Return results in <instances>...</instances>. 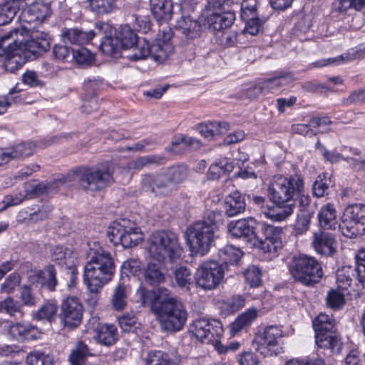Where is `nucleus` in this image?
Wrapping results in <instances>:
<instances>
[{
  "instance_id": "1",
  "label": "nucleus",
  "mask_w": 365,
  "mask_h": 365,
  "mask_svg": "<svg viewBox=\"0 0 365 365\" xmlns=\"http://www.w3.org/2000/svg\"><path fill=\"white\" fill-rule=\"evenodd\" d=\"M304 180L301 175L295 174L289 177L274 176L268 187V196L276 207L270 210L267 216L275 222H282L294 212V196L304 192Z\"/></svg>"
},
{
  "instance_id": "2",
  "label": "nucleus",
  "mask_w": 365,
  "mask_h": 365,
  "mask_svg": "<svg viewBox=\"0 0 365 365\" xmlns=\"http://www.w3.org/2000/svg\"><path fill=\"white\" fill-rule=\"evenodd\" d=\"M112 179V175L108 170L81 167L73 170L66 175L55 179L43 186L46 191L55 190L61 185L68 187L78 186L85 190L99 191L106 187Z\"/></svg>"
},
{
  "instance_id": "3",
  "label": "nucleus",
  "mask_w": 365,
  "mask_h": 365,
  "mask_svg": "<svg viewBox=\"0 0 365 365\" xmlns=\"http://www.w3.org/2000/svg\"><path fill=\"white\" fill-rule=\"evenodd\" d=\"M115 273V263L110 252H98L86 264L83 282L89 292H101Z\"/></svg>"
},
{
  "instance_id": "4",
  "label": "nucleus",
  "mask_w": 365,
  "mask_h": 365,
  "mask_svg": "<svg viewBox=\"0 0 365 365\" xmlns=\"http://www.w3.org/2000/svg\"><path fill=\"white\" fill-rule=\"evenodd\" d=\"M223 223V213L210 211L206 219L190 225L186 232L187 240L192 252L204 255L210 250L215 237V226Z\"/></svg>"
},
{
  "instance_id": "5",
  "label": "nucleus",
  "mask_w": 365,
  "mask_h": 365,
  "mask_svg": "<svg viewBox=\"0 0 365 365\" xmlns=\"http://www.w3.org/2000/svg\"><path fill=\"white\" fill-rule=\"evenodd\" d=\"M153 309L158 315L162 330L177 332L182 330L187 322L188 314L182 303L175 298L157 299Z\"/></svg>"
},
{
  "instance_id": "6",
  "label": "nucleus",
  "mask_w": 365,
  "mask_h": 365,
  "mask_svg": "<svg viewBox=\"0 0 365 365\" xmlns=\"http://www.w3.org/2000/svg\"><path fill=\"white\" fill-rule=\"evenodd\" d=\"M9 33H12L11 41L27 61L35 59L50 48L47 34H41L40 36L36 32L30 35V29L24 24L11 29Z\"/></svg>"
},
{
  "instance_id": "7",
  "label": "nucleus",
  "mask_w": 365,
  "mask_h": 365,
  "mask_svg": "<svg viewBox=\"0 0 365 365\" xmlns=\"http://www.w3.org/2000/svg\"><path fill=\"white\" fill-rule=\"evenodd\" d=\"M148 252L151 258L163 262H173L181 255L178 236L168 230H159L153 232L147 240Z\"/></svg>"
},
{
  "instance_id": "8",
  "label": "nucleus",
  "mask_w": 365,
  "mask_h": 365,
  "mask_svg": "<svg viewBox=\"0 0 365 365\" xmlns=\"http://www.w3.org/2000/svg\"><path fill=\"white\" fill-rule=\"evenodd\" d=\"M289 271L294 281L309 287L318 283L323 276L319 262L307 255L294 256L289 264Z\"/></svg>"
},
{
  "instance_id": "9",
  "label": "nucleus",
  "mask_w": 365,
  "mask_h": 365,
  "mask_svg": "<svg viewBox=\"0 0 365 365\" xmlns=\"http://www.w3.org/2000/svg\"><path fill=\"white\" fill-rule=\"evenodd\" d=\"M316 344L319 348L327 349L331 353L339 354L343 344L335 333L334 320L328 314L321 313L313 321Z\"/></svg>"
},
{
  "instance_id": "10",
  "label": "nucleus",
  "mask_w": 365,
  "mask_h": 365,
  "mask_svg": "<svg viewBox=\"0 0 365 365\" xmlns=\"http://www.w3.org/2000/svg\"><path fill=\"white\" fill-rule=\"evenodd\" d=\"M341 234L352 239L365 234V205L354 204L346 207L339 225Z\"/></svg>"
},
{
  "instance_id": "11",
  "label": "nucleus",
  "mask_w": 365,
  "mask_h": 365,
  "mask_svg": "<svg viewBox=\"0 0 365 365\" xmlns=\"http://www.w3.org/2000/svg\"><path fill=\"white\" fill-rule=\"evenodd\" d=\"M284 336L282 327L270 325L255 335L253 343L256 350L264 356H277L282 352V347L279 345V339Z\"/></svg>"
},
{
  "instance_id": "12",
  "label": "nucleus",
  "mask_w": 365,
  "mask_h": 365,
  "mask_svg": "<svg viewBox=\"0 0 365 365\" xmlns=\"http://www.w3.org/2000/svg\"><path fill=\"white\" fill-rule=\"evenodd\" d=\"M128 222H113L108 227L107 237L109 241L117 246L121 245L124 248L136 246L143 240V234L138 227H127Z\"/></svg>"
},
{
  "instance_id": "13",
  "label": "nucleus",
  "mask_w": 365,
  "mask_h": 365,
  "mask_svg": "<svg viewBox=\"0 0 365 365\" xmlns=\"http://www.w3.org/2000/svg\"><path fill=\"white\" fill-rule=\"evenodd\" d=\"M224 277V269L219 263L211 261L200 265L194 277L197 287L205 291L213 290L220 284Z\"/></svg>"
},
{
  "instance_id": "14",
  "label": "nucleus",
  "mask_w": 365,
  "mask_h": 365,
  "mask_svg": "<svg viewBox=\"0 0 365 365\" xmlns=\"http://www.w3.org/2000/svg\"><path fill=\"white\" fill-rule=\"evenodd\" d=\"M83 306L77 297L69 296L60 306L58 318L63 327L70 330L77 328L83 319Z\"/></svg>"
},
{
  "instance_id": "15",
  "label": "nucleus",
  "mask_w": 365,
  "mask_h": 365,
  "mask_svg": "<svg viewBox=\"0 0 365 365\" xmlns=\"http://www.w3.org/2000/svg\"><path fill=\"white\" fill-rule=\"evenodd\" d=\"M189 332L202 343L209 344L220 338L223 329L219 320L200 317L190 324Z\"/></svg>"
},
{
  "instance_id": "16",
  "label": "nucleus",
  "mask_w": 365,
  "mask_h": 365,
  "mask_svg": "<svg viewBox=\"0 0 365 365\" xmlns=\"http://www.w3.org/2000/svg\"><path fill=\"white\" fill-rule=\"evenodd\" d=\"M135 54H129L127 58L131 61L145 59L149 56L155 61L163 62L173 52V46L168 42H162L150 45L148 41L143 39L140 41Z\"/></svg>"
},
{
  "instance_id": "17",
  "label": "nucleus",
  "mask_w": 365,
  "mask_h": 365,
  "mask_svg": "<svg viewBox=\"0 0 365 365\" xmlns=\"http://www.w3.org/2000/svg\"><path fill=\"white\" fill-rule=\"evenodd\" d=\"M282 228L268 224H261L260 231L257 232L258 247L264 252L276 255L278 250L282 247Z\"/></svg>"
},
{
  "instance_id": "18",
  "label": "nucleus",
  "mask_w": 365,
  "mask_h": 365,
  "mask_svg": "<svg viewBox=\"0 0 365 365\" xmlns=\"http://www.w3.org/2000/svg\"><path fill=\"white\" fill-rule=\"evenodd\" d=\"M12 33H6L0 37V56L4 57V66L11 73L20 69L27 61L26 57L17 51L11 41Z\"/></svg>"
},
{
  "instance_id": "19",
  "label": "nucleus",
  "mask_w": 365,
  "mask_h": 365,
  "mask_svg": "<svg viewBox=\"0 0 365 365\" xmlns=\"http://www.w3.org/2000/svg\"><path fill=\"white\" fill-rule=\"evenodd\" d=\"M257 225V221L252 217L242 218L231 221L227 225V230L233 237L242 239L255 247L259 243Z\"/></svg>"
},
{
  "instance_id": "20",
  "label": "nucleus",
  "mask_w": 365,
  "mask_h": 365,
  "mask_svg": "<svg viewBox=\"0 0 365 365\" xmlns=\"http://www.w3.org/2000/svg\"><path fill=\"white\" fill-rule=\"evenodd\" d=\"M312 245L315 252L322 256L333 257L337 251L335 236L326 230H319L314 232Z\"/></svg>"
},
{
  "instance_id": "21",
  "label": "nucleus",
  "mask_w": 365,
  "mask_h": 365,
  "mask_svg": "<svg viewBox=\"0 0 365 365\" xmlns=\"http://www.w3.org/2000/svg\"><path fill=\"white\" fill-rule=\"evenodd\" d=\"M10 336L19 342L32 341L38 338L40 332L36 327L29 323H13L9 328Z\"/></svg>"
},
{
  "instance_id": "22",
  "label": "nucleus",
  "mask_w": 365,
  "mask_h": 365,
  "mask_svg": "<svg viewBox=\"0 0 365 365\" xmlns=\"http://www.w3.org/2000/svg\"><path fill=\"white\" fill-rule=\"evenodd\" d=\"M34 144L31 142L21 143L11 148L0 149V164L11 160L29 157L33 154Z\"/></svg>"
},
{
  "instance_id": "23",
  "label": "nucleus",
  "mask_w": 365,
  "mask_h": 365,
  "mask_svg": "<svg viewBox=\"0 0 365 365\" xmlns=\"http://www.w3.org/2000/svg\"><path fill=\"white\" fill-rule=\"evenodd\" d=\"M95 35L93 30L84 31L77 28H65L61 30V38L64 43L83 45L88 43Z\"/></svg>"
},
{
  "instance_id": "24",
  "label": "nucleus",
  "mask_w": 365,
  "mask_h": 365,
  "mask_svg": "<svg viewBox=\"0 0 365 365\" xmlns=\"http://www.w3.org/2000/svg\"><path fill=\"white\" fill-rule=\"evenodd\" d=\"M30 282L40 284L41 287H46L49 291H54L58 284L56 271L53 265H47L43 269L36 272L30 277Z\"/></svg>"
},
{
  "instance_id": "25",
  "label": "nucleus",
  "mask_w": 365,
  "mask_h": 365,
  "mask_svg": "<svg viewBox=\"0 0 365 365\" xmlns=\"http://www.w3.org/2000/svg\"><path fill=\"white\" fill-rule=\"evenodd\" d=\"M236 11L229 10L220 13L214 11L207 16V21L209 27L215 31H221L230 27L235 20Z\"/></svg>"
},
{
  "instance_id": "26",
  "label": "nucleus",
  "mask_w": 365,
  "mask_h": 365,
  "mask_svg": "<svg viewBox=\"0 0 365 365\" xmlns=\"http://www.w3.org/2000/svg\"><path fill=\"white\" fill-rule=\"evenodd\" d=\"M295 80L294 75L290 71H280L274 73V76L261 82L264 93H274L279 88Z\"/></svg>"
},
{
  "instance_id": "27",
  "label": "nucleus",
  "mask_w": 365,
  "mask_h": 365,
  "mask_svg": "<svg viewBox=\"0 0 365 365\" xmlns=\"http://www.w3.org/2000/svg\"><path fill=\"white\" fill-rule=\"evenodd\" d=\"M317 217L322 230L339 229L340 224L337 220L336 211L332 204L328 203L323 205L319 211Z\"/></svg>"
},
{
  "instance_id": "28",
  "label": "nucleus",
  "mask_w": 365,
  "mask_h": 365,
  "mask_svg": "<svg viewBox=\"0 0 365 365\" xmlns=\"http://www.w3.org/2000/svg\"><path fill=\"white\" fill-rule=\"evenodd\" d=\"M175 28L187 39L196 38L200 35L201 25L190 16H181L176 21Z\"/></svg>"
},
{
  "instance_id": "29",
  "label": "nucleus",
  "mask_w": 365,
  "mask_h": 365,
  "mask_svg": "<svg viewBox=\"0 0 365 365\" xmlns=\"http://www.w3.org/2000/svg\"><path fill=\"white\" fill-rule=\"evenodd\" d=\"M150 7L158 22H166L172 17L173 4L171 0H150Z\"/></svg>"
},
{
  "instance_id": "30",
  "label": "nucleus",
  "mask_w": 365,
  "mask_h": 365,
  "mask_svg": "<svg viewBox=\"0 0 365 365\" xmlns=\"http://www.w3.org/2000/svg\"><path fill=\"white\" fill-rule=\"evenodd\" d=\"M116 38L121 48L123 49H130L132 51L131 54L136 53V48H138V45L141 41L135 31L128 25H124L120 27ZM143 39V38H142V40Z\"/></svg>"
},
{
  "instance_id": "31",
  "label": "nucleus",
  "mask_w": 365,
  "mask_h": 365,
  "mask_svg": "<svg viewBox=\"0 0 365 365\" xmlns=\"http://www.w3.org/2000/svg\"><path fill=\"white\" fill-rule=\"evenodd\" d=\"M246 203L244 196L238 191L227 195L225 200V212L228 217H234L245 210Z\"/></svg>"
},
{
  "instance_id": "32",
  "label": "nucleus",
  "mask_w": 365,
  "mask_h": 365,
  "mask_svg": "<svg viewBox=\"0 0 365 365\" xmlns=\"http://www.w3.org/2000/svg\"><path fill=\"white\" fill-rule=\"evenodd\" d=\"M168 179L165 174H147L143 176L141 187L146 192H157L158 190L168 187Z\"/></svg>"
},
{
  "instance_id": "33",
  "label": "nucleus",
  "mask_w": 365,
  "mask_h": 365,
  "mask_svg": "<svg viewBox=\"0 0 365 365\" xmlns=\"http://www.w3.org/2000/svg\"><path fill=\"white\" fill-rule=\"evenodd\" d=\"M167 160L162 155H149L139 157L128 162V168L130 170H140L144 168L150 167L153 165H160L166 163Z\"/></svg>"
},
{
  "instance_id": "34",
  "label": "nucleus",
  "mask_w": 365,
  "mask_h": 365,
  "mask_svg": "<svg viewBox=\"0 0 365 365\" xmlns=\"http://www.w3.org/2000/svg\"><path fill=\"white\" fill-rule=\"evenodd\" d=\"M94 356L88 346L83 341H78L71 350L68 360L72 365H87L88 358Z\"/></svg>"
},
{
  "instance_id": "35",
  "label": "nucleus",
  "mask_w": 365,
  "mask_h": 365,
  "mask_svg": "<svg viewBox=\"0 0 365 365\" xmlns=\"http://www.w3.org/2000/svg\"><path fill=\"white\" fill-rule=\"evenodd\" d=\"M197 130L205 138H212L225 133L229 130V124L225 121H212L206 123H200Z\"/></svg>"
},
{
  "instance_id": "36",
  "label": "nucleus",
  "mask_w": 365,
  "mask_h": 365,
  "mask_svg": "<svg viewBox=\"0 0 365 365\" xmlns=\"http://www.w3.org/2000/svg\"><path fill=\"white\" fill-rule=\"evenodd\" d=\"M129 288L123 283H118L113 289L110 297V305L115 311H122L127 304Z\"/></svg>"
},
{
  "instance_id": "37",
  "label": "nucleus",
  "mask_w": 365,
  "mask_h": 365,
  "mask_svg": "<svg viewBox=\"0 0 365 365\" xmlns=\"http://www.w3.org/2000/svg\"><path fill=\"white\" fill-rule=\"evenodd\" d=\"M257 317V310L255 308L249 309L241 314L232 324L230 331L236 334L241 330L247 328Z\"/></svg>"
},
{
  "instance_id": "38",
  "label": "nucleus",
  "mask_w": 365,
  "mask_h": 365,
  "mask_svg": "<svg viewBox=\"0 0 365 365\" xmlns=\"http://www.w3.org/2000/svg\"><path fill=\"white\" fill-rule=\"evenodd\" d=\"M234 165L229 159L223 158L213 163L207 171V178L210 180H217L226 173H231Z\"/></svg>"
},
{
  "instance_id": "39",
  "label": "nucleus",
  "mask_w": 365,
  "mask_h": 365,
  "mask_svg": "<svg viewBox=\"0 0 365 365\" xmlns=\"http://www.w3.org/2000/svg\"><path fill=\"white\" fill-rule=\"evenodd\" d=\"M96 339L103 345L107 346L113 345L118 339L116 327L112 324L102 325L97 331Z\"/></svg>"
},
{
  "instance_id": "40",
  "label": "nucleus",
  "mask_w": 365,
  "mask_h": 365,
  "mask_svg": "<svg viewBox=\"0 0 365 365\" xmlns=\"http://www.w3.org/2000/svg\"><path fill=\"white\" fill-rule=\"evenodd\" d=\"M88 7L93 13L97 15H106L113 12L117 9L118 0H87Z\"/></svg>"
},
{
  "instance_id": "41",
  "label": "nucleus",
  "mask_w": 365,
  "mask_h": 365,
  "mask_svg": "<svg viewBox=\"0 0 365 365\" xmlns=\"http://www.w3.org/2000/svg\"><path fill=\"white\" fill-rule=\"evenodd\" d=\"M242 255L243 252L240 249L231 245H227L218 251V256L221 262L225 264L237 263Z\"/></svg>"
},
{
  "instance_id": "42",
  "label": "nucleus",
  "mask_w": 365,
  "mask_h": 365,
  "mask_svg": "<svg viewBox=\"0 0 365 365\" xmlns=\"http://www.w3.org/2000/svg\"><path fill=\"white\" fill-rule=\"evenodd\" d=\"M356 267L349 265L342 266L336 272V281L338 289H346L351 284L355 276Z\"/></svg>"
},
{
  "instance_id": "43",
  "label": "nucleus",
  "mask_w": 365,
  "mask_h": 365,
  "mask_svg": "<svg viewBox=\"0 0 365 365\" xmlns=\"http://www.w3.org/2000/svg\"><path fill=\"white\" fill-rule=\"evenodd\" d=\"M168 183L178 184L182 182L188 176V168L185 165H175L169 167L165 172Z\"/></svg>"
},
{
  "instance_id": "44",
  "label": "nucleus",
  "mask_w": 365,
  "mask_h": 365,
  "mask_svg": "<svg viewBox=\"0 0 365 365\" xmlns=\"http://www.w3.org/2000/svg\"><path fill=\"white\" fill-rule=\"evenodd\" d=\"M145 280L150 284H158L163 282L165 275L159 264L149 263L144 271Z\"/></svg>"
},
{
  "instance_id": "45",
  "label": "nucleus",
  "mask_w": 365,
  "mask_h": 365,
  "mask_svg": "<svg viewBox=\"0 0 365 365\" xmlns=\"http://www.w3.org/2000/svg\"><path fill=\"white\" fill-rule=\"evenodd\" d=\"M58 307L53 302H45L36 312L34 318L37 320H46L52 322L57 315Z\"/></svg>"
},
{
  "instance_id": "46",
  "label": "nucleus",
  "mask_w": 365,
  "mask_h": 365,
  "mask_svg": "<svg viewBox=\"0 0 365 365\" xmlns=\"http://www.w3.org/2000/svg\"><path fill=\"white\" fill-rule=\"evenodd\" d=\"M331 123L328 115H322L313 117L308 121V124H299L295 128V130L301 134H307L309 130L312 131V128L326 127Z\"/></svg>"
},
{
  "instance_id": "47",
  "label": "nucleus",
  "mask_w": 365,
  "mask_h": 365,
  "mask_svg": "<svg viewBox=\"0 0 365 365\" xmlns=\"http://www.w3.org/2000/svg\"><path fill=\"white\" fill-rule=\"evenodd\" d=\"M175 282L179 287L186 291L190 290V286L193 283L192 273L186 267H180L175 269L174 272Z\"/></svg>"
},
{
  "instance_id": "48",
  "label": "nucleus",
  "mask_w": 365,
  "mask_h": 365,
  "mask_svg": "<svg viewBox=\"0 0 365 365\" xmlns=\"http://www.w3.org/2000/svg\"><path fill=\"white\" fill-rule=\"evenodd\" d=\"M27 365H53V358L41 350L30 351L26 357Z\"/></svg>"
},
{
  "instance_id": "49",
  "label": "nucleus",
  "mask_w": 365,
  "mask_h": 365,
  "mask_svg": "<svg viewBox=\"0 0 365 365\" xmlns=\"http://www.w3.org/2000/svg\"><path fill=\"white\" fill-rule=\"evenodd\" d=\"M180 144L192 150H197L202 146V143L198 139L180 133L175 135L171 140V150H175L176 147Z\"/></svg>"
},
{
  "instance_id": "50",
  "label": "nucleus",
  "mask_w": 365,
  "mask_h": 365,
  "mask_svg": "<svg viewBox=\"0 0 365 365\" xmlns=\"http://www.w3.org/2000/svg\"><path fill=\"white\" fill-rule=\"evenodd\" d=\"M145 365H175L170 355L161 351H151L145 359Z\"/></svg>"
},
{
  "instance_id": "51",
  "label": "nucleus",
  "mask_w": 365,
  "mask_h": 365,
  "mask_svg": "<svg viewBox=\"0 0 365 365\" xmlns=\"http://www.w3.org/2000/svg\"><path fill=\"white\" fill-rule=\"evenodd\" d=\"M0 312L6 313L11 317H16L17 314L22 317V305L11 297H7L0 302Z\"/></svg>"
},
{
  "instance_id": "52",
  "label": "nucleus",
  "mask_w": 365,
  "mask_h": 365,
  "mask_svg": "<svg viewBox=\"0 0 365 365\" xmlns=\"http://www.w3.org/2000/svg\"><path fill=\"white\" fill-rule=\"evenodd\" d=\"M72 251L61 245L54 247L51 251V259L59 264H67L71 262Z\"/></svg>"
},
{
  "instance_id": "53",
  "label": "nucleus",
  "mask_w": 365,
  "mask_h": 365,
  "mask_svg": "<svg viewBox=\"0 0 365 365\" xmlns=\"http://www.w3.org/2000/svg\"><path fill=\"white\" fill-rule=\"evenodd\" d=\"M19 9L14 1L6 2L0 5V26L6 25L11 21Z\"/></svg>"
},
{
  "instance_id": "54",
  "label": "nucleus",
  "mask_w": 365,
  "mask_h": 365,
  "mask_svg": "<svg viewBox=\"0 0 365 365\" xmlns=\"http://www.w3.org/2000/svg\"><path fill=\"white\" fill-rule=\"evenodd\" d=\"M121 48L116 36H106L101 41L100 49L103 53L108 56H115Z\"/></svg>"
},
{
  "instance_id": "55",
  "label": "nucleus",
  "mask_w": 365,
  "mask_h": 365,
  "mask_svg": "<svg viewBox=\"0 0 365 365\" xmlns=\"http://www.w3.org/2000/svg\"><path fill=\"white\" fill-rule=\"evenodd\" d=\"M207 8L210 11L224 12L229 10H237L239 5L234 0H208Z\"/></svg>"
},
{
  "instance_id": "56",
  "label": "nucleus",
  "mask_w": 365,
  "mask_h": 365,
  "mask_svg": "<svg viewBox=\"0 0 365 365\" xmlns=\"http://www.w3.org/2000/svg\"><path fill=\"white\" fill-rule=\"evenodd\" d=\"M241 19L245 22V32L252 36H255L259 33L260 28L266 21L264 18H259L257 14Z\"/></svg>"
},
{
  "instance_id": "57",
  "label": "nucleus",
  "mask_w": 365,
  "mask_h": 365,
  "mask_svg": "<svg viewBox=\"0 0 365 365\" xmlns=\"http://www.w3.org/2000/svg\"><path fill=\"white\" fill-rule=\"evenodd\" d=\"M72 55H73V62L81 66L91 65L94 60L93 53L85 47H80L76 50L73 49Z\"/></svg>"
},
{
  "instance_id": "58",
  "label": "nucleus",
  "mask_w": 365,
  "mask_h": 365,
  "mask_svg": "<svg viewBox=\"0 0 365 365\" xmlns=\"http://www.w3.org/2000/svg\"><path fill=\"white\" fill-rule=\"evenodd\" d=\"M246 282L251 287H257L261 284L262 273L259 269L255 266H249L244 272Z\"/></svg>"
},
{
  "instance_id": "59",
  "label": "nucleus",
  "mask_w": 365,
  "mask_h": 365,
  "mask_svg": "<svg viewBox=\"0 0 365 365\" xmlns=\"http://www.w3.org/2000/svg\"><path fill=\"white\" fill-rule=\"evenodd\" d=\"M344 294L339 290L331 289L327 296V305L334 309H341L345 304Z\"/></svg>"
},
{
  "instance_id": "60",
  "label": "nucleus",
  "mask_w": 365,
  "mask_h": 365,
  "mask_svg": "<svg viewBox=\"0 0 365 365\" xmlns=\"http://www.w3.org/2000/svg\"><path fill=\"white\" fill-rule=\"evenodd\" d=\"M31 13L34 14L38 23L43 22L51 14L50 6L42 2H36L29 6Z\"/></svg>"
},
{
  "instance_id": "61",
  "label": "nucleus",
  "mask_w": 365,
  "mask_h": 365,
  "mask_svg": "<svg viewBox=\"0 0 365 365\" xmlns=\"http://www.w3.org/2000/svg\"><path fill=\"white\" fill-rule=\"evenodd\" d=\"M314 215L310 212L297 213V221L294 225V231L296 235H302L309 228L311 219Z\"/></svg>"
},
{
  "instance_id": "62",
  "label": "nucleus",
  "mask_w": 365,
  "mask_h": 365,
  "mask_svg": "<svg viewBox=\"0 0 365 365\" xmlns=\"http://www.w3.org/2000/svg\"><path fill=\"white\" fill-rule=\"evenodd\" d=\"M119 326L125 332L134 331L140 324L133 314H127L118 318Z\"/></svg>"
},
{
  "instance_id": "63",
  "label": "nucleus",
  "mask_w": 365,
  "mask_h": 365,
  "mask_svg": "<svg viewBox=\"0 0 365 365\" xmlns=\"http://www.w3.org/2000/svg\"><path fill=\"white\" fill-rule=\"evenodd\" d=\"M73 49L70 50L66 45L56 44L53 48L54 57L64 62H73V55H72Z\"/></svg>"
},
{
  "instance_id": "64",
  "label": "nucleus",
  "mask_w": 365,
  "mask_h": 365,
  "mask_svg": "<svg viewBox=\"0 0 365 365\" xmlns=\"http://www.w3.org/2000/svg\"><path fill=\"white\" fill-rule=\"evenodd\" d=\"M356 272L359 280L365 282V249L359 250L355 255Z\"/></svg>"
}]
</instances>
